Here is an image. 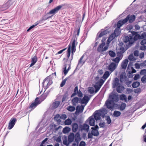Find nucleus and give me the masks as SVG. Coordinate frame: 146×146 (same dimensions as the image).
Wrapping results in <instances>:
<instances>
[{
  "label": "nucleus",
  "mask_w": 146,
  "mask_h": 146,
  "mask_svg": "<svg viewBox=\"0 0 146 146\" xmlns=\"http://www.w3.org/2000/svg\"><path fill=\"white\" fill-rule=\"evenodd\" d=\"M109 98L112 101L113 104L111 103L110 100L108 99L105 102V105H106L108 109L112 111L114 109L115 105L119 106L117 104L115 103V102H118L119 100V95L117 93H115L110 94L109 96Z\"/></svg>",
  "instance_id": "f257e3e1"
},
{
  "label": "nucleus",
  "mask_w": 146,
  "mask_h": 146,
  "mask_svg": "<svg viewBox=\"0 0 146 146\" xmlns=\"http://www.w3.org/2000/svg\"><path fill=\"white\" fill-rule=\"evenodd\" d=\"M75 137L74 133H71L68 136V140H67V137L64 135V145L68 146L69 144L74 141Z\"/></svg>",
  "instance_id": "f03ea898"
},
{
  "label": "nucleus",
  "mask_w": 146,
  "mask_h": 146,
  "mask_svg": "<svg viewBox=\"0 0 146 146\" xmlns=\"http://www.w3.org/2000/svg\"><path fill=\"white\" fill-rule=\"evenodd\" d=\"M15 1L9 0L6 3L0 6V11H3L8 9L13 4Z\"/></svg>",
  "instance_id": "7ed1b4c3"
},
{
  "label": "nucleus",
  "mask_w": 146,
  "mask_h": 146,
  "mask_svg": "<svg viewBox=\"0 0 146 146\" xmlns=\"http://www.w3.org/2000/svg\"><path fill=\"white\" fill-rule=\"evenodd\" d=\"M108 27H106L104 29H101L97 33L96 38V41H97L99 38L102 37L103 36L105 35L110 33L108 29H106Z\"/></svg>",
  "instance_id": "20e7f679"
},
{
  "label": "nucleus",
  "mask_w": 146,
  "mask_h": 146,
  "mask_svg": "<svg viewBox=\"0 0 146 146\" xmlns=\"http://www.w3.org/2000/svg\"><path fill=\"white\" fill-rule=\"evenodd\" d=\"M90 97L85 95L82 98H79V102L82 104H85L86 105L89 101Z\"/></svg>",
  "instance_id": "39448f33"
},
{
  "label": "nucleus",
  "mask_w": 146,
  "mask_h": 146,
  "mask_svg": "<svg viewBox=\"0 0 146 146\" xmlns=\"http://www.w3.org/2000/svg\"><path fill=\"white\" fill-rule=\"evenodd\" d=\"M136 18L135 16L134 15H131L130 14L128 15L125 18L127 23L128 21L130 23H131L135 20Z\"/></svg>",
  "instance_id": "423d86ee"
},
{
  "label": "nucleus",
  "mask_w": 146,
  "mask_h": 146,
  "mask_svg": "<svg viewBox=\"0 0 146 146\" xmlns=\"http://www.w3.org/2000/svg\"><path fill=\"white\" fill-rule=\"evenodd\" d=\"M128 32H130L132 34H133V40L136 41L138 40H140V35L138 34V32L131 31H129Z\"/></svg>",
  "instance_id": "0eeeda50"
},
{
  "label": "nucleus",
  "mask_w": 146,
  "mask_h": 146,
  "mask_svg": "<svg viewBox=\"0 0 146 146\" xmlns=\"http://www.w3.org/2000/svg\"><path fill=\"white\" fill-rule=\"evenodd\" d=\"M80 27L79 29H78L77 31H74V33H75L77 32V33L76 35H75V36H74L72 38V39L73 40L72 44V47H76L75 42L77 40V37H76V36L77 35V36H79L80 32Z\"/></svg>",
  "instance_id": "6e6552de"
},
{
  "label": "nucleus",
  "mask_w": 146,
  "mask_h": 146,
  "mask_svg": "<svg viewBox=\"0 0 146 146\" xmlns=\"http://www.w3.org/2000/svg\"><path fill=\"white\" fill-rule=\"evenodd\" d=\"M17 119L15 118H12L10 120L8 128L9 129H12L15 124Z\"/></svg>",
  "instance_id": "1a4fd4ad"
},
{
  "label": "nucleus",
  "mask_w": 146,
  "mask_h": 146,
  "mask_svg": "<svg viewBox=\"0 0 146 146\" xmlns=\"http://www.w3.org/2000/svg\"><path fill=\"white\" fill-rule=\"evenodd\" d=\"M63 5H59L54 9L50 10L49 12L48 13V14H54L58 13V11L62 8Z\"/></svg>",
  "instance_id": "9d476101"
},
{
  "label": "nucleus",
  "mask_w": 146,
  "mask_h": 146,
  "mask_svg": "<svg viewBox=\"0 0 146 146\" xmlns=\"http://www.w3.org/2000/svg\"><path fill=\"white\" fill-rule=\"evenodd\" d=\"M127 23L125 19H123L122 20H120L119 21L117 24H115L114 25V27H115L117 26V28L120 29V27L124 24Z\"/></svg>",
  "instance_id": "9b49d317"
},
{
  "label": "nucleus",
  "mask_w": 146,
  "mask_h": 146,
  "mask_svg": "<svg viewBox=\"0 0 146 146\" xmlns=\"http://www.w3.org/2000/svg\"><path fill=\"white\" fill-rule=\"evenodd\" d=\"M105 44L104 43H101L98 46L97 48V50L99 52H102L105 51H106L108 49H104L105 47H104L105 46Z\"/></svg>",
  "instance_id": "f8f14e48"
},
{
  "label": "nucleus",
  "mask_w": 146,
  "mask_h": 146,
  "mask_svg": "<svg viewBox=\"0 0 146 146\" xmlns=\"http://www.w3.org/2000/svg\"><path fill=\"white\" fill-rule=\"evenodd\" d=\"M116 87V91L119 93H121L122 91L125 89L123 84H119Z\"/></svg>",
  "instance_id": "ddd939ff"
},
{
  "label": "nucleus",
  "mask_w": 146,
  "mask_h": 146,
  "mask_svg": "<svg viewBox=\"0 0 146 146\" xmlns=\"http://www.w3.org/2000/svg\"><path fill=\"white\" fill-rule=\"evenodd\" d=\"M64 89L62 88L60 92V93L58 95V96L57 97L58 100H60L62 98V102L64 101Z\"/></svg>",
  "instance_id": "4468645a"
},
{
  "label": "nucleus",
  "mask_w": 146,
  "mask_h": 146,
  "mask_svg": "<svg viewBox=\"0 0 146 146\" xmlns=\"http://www.w3.org/2000/svg\"><path fill=\"white\" fill-rule=\"evenodd\" d=\"M117 67V66L113 62L111 63L108 66V70H109L111 72H112Z\"/></svg>",
  "instance_id": "2eb2a0df"
},
{
  "label": "nucleus",
  "mask_w": 146,
  "mask_h": 146,
  "mask_svg": "<svg viewBox=\"0 0 146 146\" xmlns=\"http://www.w3.org/2000/svg\"><path fill=\"white\" fill-rule=\"evenodd\" d=\"M88 119L89 120V124L90 126H94L95 125V119L93 117V115L90 117L88 119H87L86 122L88 121Z\"/></svg>",
  "instance_id": "dca6fc26"
},
{
  "label": "nucleus",
  "mask_w": 146,
  "mask_h": 146,
  "mask_svg": "<svg viewBox=\"0 0 146 146\" xmlns=\"http://www.w3.org/2000/svg\"><path fill=\"white\" fill-rule=\"evenodd\" d=\"M102 113L101 115L102 117V118H104L105 117L106 118L105 119L107 121V123L108 124H110L111 123V120L110 117L109 115L105 116V114L104 113Z\"/></svg>",
  "instance_id": "f3484780"
},
{
  "label": "nucleus",
  "mask_w": 146,
  "mask_h": 146,
  "mask_svg": "<svg viewBox=\"0 0 146 146\" xmlns=\"http://www.w3.org/2000/svg\"><path fill=\"white\" fill-rule=\"evenodd\" d=\"M60 118L64 119V114H62L61 117L59 114H56L54 117V120L58 122L61 121Z\"/></svg>",
  "instance_id": "a211bd4d"
},
{
  "label": "nucleus",
  "mask_w": 146,
  "mask_h": 146,
  "mask_svg": "<svg viewBox=\"0 0 146 146\" xmlns=\"http://www.w3.org/2000/svg\"><path fill=\"white\" fill-rule=\"evenodd\" d=\"M129 60L127 59L124 60L121 63V66L123 70H125L127 67Z\"/></svg>",
  "instance_id": "6ab92c4d"
},
{
  "label": "nucleus",
  "mask_w": 146,
  "mask_h": 146,
  "mask_svg": "<svg viewBox=\"0 0 146 146\" xmlns=\"http://www.w3.org/2000/svg\"><path fill=\"white\" fill-rule=\"evenodd\" d=\"M72 132L75 133L78 130V125L76 123H74L72 125Z\"/></svg>",
  "instance_id": "aec40b11"
},
{
  "label": "nucleus",
  "mask_w": 146,
  "mask_h": 146,
  "mask_svg": "<svg viewBox=\"0 0 146 146\" xmlns=\"http://www.w3.org/2000/svg\"><path fill=\"white\" fill-rule=\"evenodd\" d=\"M37 61V57L36 55H35L33 57L31 58V63L30 64L29 68L31 67L34 65Z\"/></svg>",
  "instance_id": "412c9836"
},
{
  "label": "nucleus",
  "mask_w": 146,
  "mask_h": 146,
  "mask_svg": "<svg viewBox=\"0 0 146 146\" xmlns=\"http://www.w3.org/2000/svg\"><path fill=\"white\" fill-rule=\"evenodd\" d=\"M120 81L121 83L123 82V79H126L127 78V77L126 76V74L125 72H122L121 74L120 75Z\"/></svg>",
  "instance_id": "4be33fe9"
},
{
  "label": "nucleus",
  "mask_w": 146,
  "mask_h": 146,
  "mask_svg": "<svg viewBox=\"0 0 146 146\" xmlns=\"http://www.w3.org/2000/svg\"><path fill=\"white\" fill-rule=\"evenodd\" d=\"M79 98L78 97H75L72 100V103L73 106H76V104H78L79 102Z\"/></svg>",
  "instance_id": "5701e85b"
},
{
  "label": "nucleus",
  "mask_w": 146,
  "mask_h": 146,
  "mask_svg": "<svg viewBox=\"0 0 146 146\" xmlns=\"http://www.w3.org/2000/svg\"><path fill=\"white\" fill-rule=\"evenodd\" d=\"M74 116L72 118V121L74 122L76 121L77 122H78L80 123H81L82 122L81 121V117L79 118L77 120V116L75 115L74 114Z\"/></svg>",
  "instance_id": "b1692460"
},
{
  "label": "nucleus",
  "mask_w": 146,
  "mask_h": 146,
  "mask_svg": "<svg viewBox=\"0 0 146 146\" xmlns=\"http://www.w3.org/2000/svg\"><path fill=\"white\" fill-rule=\"evenodd\" d=\"M111 73V72H110L109 71H106L105 72L102 78L104 79L105 80H106L108 77L110 76Z\"/></svg>",
  "instance_id": "393cba45"
},
{
  "label": "nucleus",
  "mask_w": 146,
  "mask_h": 146,
  "mask_svg": "<svg viewBox=\"0 0 146 146\" xmlns=\"http://www.w3.org/2000/svg\"><path fill=\"white\" fill-rule=\"evenodd\" d=\"M48 14V13L42 17V18L41 20H40L39 21H38V22H39V23H40L42 21H45L48 19L51 18L53 16V15H52L51 16H48L49 14Z\"/></svg>",
  "instance_id": "a878e982"
},
{
  "label": "nucleus",
  "mask_w": 146,
  "mask_h": 146,
  "mask_svg": "<svg viewBox=\"0 0 146 146\" xmlns=\"http://www.w3.org/2000/svg\"><path fill=\"white\" fill-rule=\"evenodd\" d=\"M85 53H84L80 58L79 60L78 63V66L80 64H82V66L86 62V60L84 61H82V59H83L84 56H85Z\"/></svg>",
  "instance_id": "bb28decb"
},
{
  "label": "nucleus",
  "mask_w": 146,
  "mask_h": 146,
  "mask_svg": "<svg viewBox=\"0 0 146 146\" xmlns=\"http://www.w3.org/2000/svg\"><path fill=\"white\" fill-rule=\"evenodd\" d=\"M60 102L56 101L54 102L52 104V108L53 109L57 108L60 104Z\"/></svg>",
  "instance_id": "cd10ccee"
},
{
  "label": "nucleus",
  "mask_w": 146,
  "mask_h": 146,
  "mask_svg": "<svg viewBox=\"0 0 146 146\" xmlns=\"http://www.w3.org/2000/svg\"><path fill=\"white\" fill-rule=\"evenodd\" d=\"M114 84H113V88H115L117 86L119 85V84H121L119 83V79L117 77H116L115 78V80L114 81Z\"/></svg>",
  "instance_id": "c85d7f7f"
},
{
  "label": "nucleus",
  "mask_w": 146,
  "mask_h": 146,
  "mask_svg": "<svg viewBox=\"0 0 146 146\" xmlns=\"http://www.w3.org/2000/svg\"><path fill=\"white\" fill-rule=\"evenodd\" d=\"M71 62L69 64H68L69 66L67 69H66L67 64H64V76H65L68 73L69 70L70 69Z\"/></svg>",
  "instance_id": "c756f323"
},
{
  "label": "nucleus",
  "mask_w": 146,
  "mask_h": 146,
  "mask_svg": "<svg viewBox=\"0 0 146 146\" xmlns=\"http://www.w3.org/2000/svg\"><path fill=\"white\" fill-rule=\"evenodd\" d=\"M79 91H78V86H76L75 87L74 90V92L71 95V98L73 97L76 96V95L78 94V92Z\"/></svg>",
  "instance_id": "7c9ffc66"
},
{
  "label": "nucleus",
  "mask_w": 146,
  "mask_h": 146,
  "mask_svg": "<svg viewBox=\"0 0 146 146\" xmlns=\"http://www.w3.org/2000/svg\"><path fill=\"white\" fill-rule=\"evenodd\" d=\"M102 86L99 84H96L94 85V87L95 88V92H97L100 89Z\"/></svg>",
  "instance_id": "2f4dec72"
},
{
  "label": "nucleus",
  "mask_w": 146,
  "mask_h": 146,
  "mask_svg": "<svg viewBox=\"0 0 146 146\" xmlns=\"http://www.w3.org/2000/svg\"><path fill=\"white\" fill-rule=\"evenodd\" d=\"M56 125L55 124H51L50 125V127L51 129L54 128L55 130V131H58L60 128H61L62 127L60 126H59L57 127H56Z\"/></svg>",
  "instance_id": "473e14b6"
},
{
  "label": "nucleus",
  "mask_w": 146,
  "mask_h": 146,
  "mask_svg": "<svg viewBox=\"0 0 146 146\" xmlns=\"http://www.w3.org/2000/svg\"><path fill=\"white\" fill-rule=\"evenodd\" d=\"M84 106L83 105H81V106L80 105L77 106L76 108V110L82 113L83 111Z\"/></svg>",
  "instance_id": "72a5a7b5"
},
{
  "label": "nucleus",
  "mask_w": 146,
  "mask_h": 146,
  "mask_svg": "<svg viewBox=\"0 0 146 146\" xmlns=\"http://www.w3.org/2000/svg\"><path fill=\"white\" fill-rule=\"evenodd\" d=\"M140 85V83L137 81L133 82L132 86L133 88H135L139 87Z\"/></svg>",
  "instance_id": "f704fd0d"
},
{
  "label": "nucleus",
  "mask_w": 146,
  "mask_h": 146,
  "mask_svg": "<svg viewBox=\"0 0 146 146\" xmlns=\"http://www.w3.org/2000/svg\"><path fill=\"white\" fill-rule=\"evenodd\" d=\"M121 60V59H120L118 57H117L111 59V60L114 62L113 63H115V64L117 66L119 62Z\"/></svg>",
  "instance_id": "c9c22d12"
},
{
  "label": "nucleus",
  "mask_w": 146,
  "mask_h": 146,
  "mask_svg": "<svg viewBox=\"0 0 146 146\" xmlns=\"http://www.w3.org/2000/svg\"><path fill=\"white\" fill-rule=\"evenodd\" d=\"M121 113L120 111L115 110L114 111V112L112 115L113 117H118L120 115Z\"/></svg>",
  "instance_id": "e433bc0d"
},
{
  "label": "nucleus",
  "mask_w": 146,
  "mask_h": 146,
  "mask_svg": "<svg viewBox=\"0 0 146 146\" xmlns=\"http://www.w3.org/2000/svg\"><path fill=\"white\" fill-rule=\"evenodd\" d=\"M98 111H100V113H104L106 114L108 113L107 110L105 108H104L102 109H100L99 110H96L95 112H97V113H98Z\"/></svg>",
  "instance_id": "4c0bfd02"
},
{
  "label": "nucleus",
  "mask_w": 146,
  "mask_h": 146,
  "mask_svg": "<svg viewBox=\"0 0 146 146\" xmlns=\"http://www.w3.org/2000/svg\"><path fill=\"white\" fill-rule=\"evenodd\" d=\"M96 113V114L94 115V117L95 119L97 121L98 120H100L101 118L100 116V115H99V114L100 113L98 112V113H97V112H95L94 113L93 115L94 114Z\"/></svg>",
  "instance_id": "58836bf2"
},
{
  "label": "nucleus",
  "mask_w": 146,
  "mask_h": 146,
  "mask_svg": "<svg viewBox=\"0 0 146 146\" xmlns=\"http://www.w3.org/2000/svg\"><path fill=\"white\" fill-rule=\"evenodd\" d=\"M72 122V120L68 118L64 121V125H70L71 124Z\"/></svg>",
  "instance_id": "ea45409f"
},
{
  "label": "nucleus",
  "mask_w": 146,
  "mask_h": 146,
  "mask_svg": "<svg viewBox=\"0 0 146 146\" xmlns=\"http://www.w3.org/2000/svg\"><path fill=\"white\" fill-rule=\"evenodd\" d=\"M126 106V104L122 102L119 106V109L121 111L123 110Z\"/></svg>",
  "instance_id": "a19ab883"
},
{
  "label": "nucleus",
  "mask_w": 146,
  "mask_h": 146,
  "mask_svg": "<svg viewBox=\"0 0 146 146\" xmlns=\"http://www.w3.org/2000/svg\"><path fill=\"white\" fill-rule=\"evenodd\" d=\"M45 91L46 90H45L43 93L42 94V95L40 96V98L41 100V101H44L47 96V95H46V94L44 93Z\"/></svg>",
  "instance_id": "79ce46f5"
},
{
  "label": "nucleus",
  "mask_w": 146,
  "mask_h": 146,
  "mask_svg": "<svg viewBox=\"0 0 146 146\" xmlns=\"http://www.w3.org/2000/svg\"><path fill=\"white\" fill-rule=\"evenodd\" d=\"M73 105V106H70L67 108V109L70 111H73L76 110V108Z\"/></svg>",
  "instance_id": "37998d69"
},
{
  "label": "nucleus",
  "mask_w": 146,
  "mask_h": 146,
  "mask_svg": "<svg viewBox=\"0 0 146 146\" xmlns=\"http://www.w3.org/2000/svg\"><path fill=\"white\" fill-rule=\"evenodd\" d=\"M113 40V39H110L109 38H108L106 41V45L105 46L104 49L108 48L110 43Z\"/></svg>",
  "instance_id": "c03bdc74"
},
{
  "label": "nucleus",
  "mask_w": 146,
  "mask_h": 146,
  "mask_svg": "<svg viewBox=\"0 0 146 146\" xmlns=\"http://www.w3.org/2000/svg\"><path fill=\"white\" fill-rule=\"evenodd\" d=\"M130 39L129 38V37L127 35H125L123 36V41L125 43L128 42Z\"/></svg>",
  "instance_id": "a18cd8bd"
},
{
  "label": "nucleus",
  "mask_w": 146,
  "mask_h": 146,
  "mask_svg": "<svg viewBox=\"0 0 146 146\" xmlns=\"http://www.w3.org/2000/svg\"><path fill=\"white\" fill-rule=\"evenodd\" d=\"M108 53L109 55L112 57L114 58L116 56L115 53L113 51L110 50L109 51Z\"/></svg>",
  "instance_id": "49530a36"
},
{
  "label": "nucleus",
  "mask_w": 146,
  "mask_h": 146,
  "mask_svg": "<svg viewBox=\"0 0 146 146\" xmlns=\"http://www.w3.org/2000/svg\"><path fill=\"white\" fill-rule=\"evenodd\" d=\"M67 51V57L68 58V60L70 56L71 53V45L70 44L68 45V47Z\"/></svg>",
  "instance_id": "de8ad7c7"
},
{
  "label": "nucleus",
  "mask_w": 146,
  "mask_h": 146,
  "mask_svg": "<svg viewBox=\"0 0 146 146\" xmlns=\"http://www.w3.org/2000/svg\"><path fill=\"white\" fill-rule=\"evenodd\" d=\"M93 135V136H95L97 137L99 136V133L98 131H97L94 130H91V131Z\"/></svg>",
  "instance_id": "09e8293b"
},
{
  "label": "nucleus",
  "mask_w": 146,
  "mask_h": 146,
  "mask_svg": "<svg viewBox=\"0 0 146 146\" xmlns=\"http://www.w3.org/2000/svg\"><path fill=\"white\" fill-rule=\"evenodd\" d=\"M119 35L118 34L117 35L115 33H112L109 36L108 38L110 39H113V40L115 37Z\"/></svg>",
  "instance_id": "8fccbe9b"
},
{
  "label": "nucleus",
  "mask_w": 146,
  "mask_h": 146,
  "mask_svg": "<svg viewBox=\"0 0 146 146\" xmlns=\"http://www.w3.org/2000/svg\"><path fill=\"white\" fill-rule=\"evenodd\" d=\"M87 33L84 34L83 35L80 40V41L81 42V44L85 40L87 37Z\"/></svg>",
  "instance_id": "3c124183"
},
{
  "label": "nucleus",
  "mask_w": 146,
  "mask_h": 146,
  "mask_svg": "<svg viewBox=\"0 0 146 146\" xmlns=\"http://www.w3.org/2000/svg\"><path fill=\"white\" fill-rule=\"evenodd\" d=\"M39 23V22L38 21H37L36 22L34 25H33L31 27H30L29 29L27 30V32H29L30 30L34 28L35 27L37 26L38 24Z\"/></svg>",
  "instance_id": "603ef678"
},
{
  "label": "nucleus",
  "mask_w": 146,
  "mask_h": 146,
  "mask_svg": "<svg viewBox=\"0 0 146 146\" xmlns=\"http://www.w3.org/2000/svg\"><path fill=\"white\" fill-rule=\"evenodd\" d=\"M123 53L119 51L117 52V57H118L121 60L123 57Z\"/></svg>",
  "instance_id": "864d4df0"
},
{
  "label": "nucleus",
  "mask_w": 146,
  "mask_h": 146,
  "mask_svg": "<svg viewBox=\"0 0 146 146\" xmlns=\"http://www.w3.org/2000/svg\"><path fill=\"white\" fill-rule=\"evenodd\" d=\"M128 58L130 61H133L136 59L134 57L132 54H131L129 56Z\"/></svg>",
  "instance_id": "5fc2aeb1"
},
{
  "label": "nucleus",
  "mask_w": 146,
  "mask_h": 146,
  "mask_svg": "<svg viewBox=\"0 0 146 146\" xmlns=\"http://www.w3.org/2000/svg\"><path fill=\"white\" fill-rule=\"evenodd\" d=\"M37 105L34 102L32 103L29 106V108L30 109H34L35 108Z\"/></svg>",
  "instance_id": "6e6d98bb"
},
{
  "label": "nucleus",
  "mask_w": 146,
  "mask_h": 146,
  "mask_svg": "<svg viewBox=\"0 0 146 146\" xmlns=\"http://www.w3.org/2000/svg\"><path fill=\"white\" fill-rule=\"evenodd\" d=\"M71 130V128L66 126L64 127V134L68 133H69Z\"/></svg>",
  "instance_id": "4d7b16f0"
},
{
  "label": "nucleus",
  "mask_w": 146,
  "mask_h": 146,
  "mask_svg": "<svg viewBox=\"0 0 146 146\" xmlns=\"http://www.w3.org/2000/svg\"><path fill=\"white\" fill-rule=\"evenodd\" d=\"M105 80H104H104L102 79L101 78L100 80L98 82H96V84H99L100 85L102 86V85L104 83V82Z\"/></svg>",
  "instance_id": "13d9d810"
},
{
  "label": "nucleus",
  "mask_w": 146,
  "mask_h": 146,
  "mask_svg": "<svg viewBox=\"0 0 146 146\" xmlns=\"http://www.w3.org/2000/svg\"><path fill=\"white\" fill-rule=\"evenodd\" d=\"M88 91L90 94H93L95 92L94 88L92 87H88Z\"/></svg>",
  "instance_id": "bf43d9fd"
},
{
  "label": "nucleus",
  "mask_w": 146,
  "mask_h": 146,
  "mask_svg": "<svg viewBox=\"0 0 146 146\" xmlns=\"http://www.w3.org/2000/svg\"><path fill=\"white\" fill-rule=\"evenodd\" d=\"M140 40L145 39L146 38V32H144L140 35Z\"/></svg>",
  "instance_id": "052dcab7"
},
{
  "label": "nucleus",
  "mask_w": 146,
  "mask_h": 146,
  "mask_svg": "<svg viewBox=\"0 0 146 146\" xmlns=\"http://www.w3.org/2000/svg\"><path fill=\"white\" fill-rule=\"evenodd\" d=\"M39 98L36 97L35 100L34 102L38 105L40 104L41 101H40V100L39 99Z\"/></svg>",
  "instance_id": "680f3d73"
},
{
  "label": "nucleus",
  "mask_w": 146,
  "mask_h": 146,
  "mask_svg": "<svg viewBox=\"0 0 146 146\" xmlns=\"http://www.w3.org/2000/svg\"><path fill=\"white\" fill-rule=\"evenodd\" d=\"M133 26L130 24H129L126 27V28L128 30H129V31H131V30L133 29Z\"/></svg>",
  "instance_id": "e2e57ef3"
},
{
  "label": "nucleus",
  "mask_w": 146,
  "mask_h": 146,
  "mask_svg": "<svg viewBox=\"0 0 146 146\" xmlns=\"http://www.w3.org/2000/svg\"><path fill=\"white\" fill-rule=\"evenodd\" d=\"M75 138L76 139H81V138L80 137V133L79 131L77 132L75 135Z\"/></svg>",
  "instance_id": "0e129e2a"
},
{
  "label": "nucleus",
  "mask_w": 146,
  "mask_h": 146,
  "mask_svg": "<svg viewBox=\"0 0 146 146\" xmlns=\"http://www.w3.org/2000/svg\"><path fill=\"white\" fill-rule=\"evenodd\" d=\"M140 74L141 75H146V69H143L141 70Z\"/></svg>",
  "instance_id": "69168bd1"
},
{
  "label": "nucleus",
  "mask_w": 146,
  "mask_h": 146,
  "mask_svg": "<svg viewBox=\"0 0 146 146\" xmlns=\"http://www.w3.org/2000/svg\"><path fill=\"white\" fill-rule=\"evenodd\" d=\"M134 93L135 94H139L140 93L141 91V89L140 88H137L134 90Z\"/></svg>",
  "instance_id": "338daca9"
},
{
  "label": "nucleus",
  "mask_w": 146,
  "mask_h": 146,
  "mask_svg": "<svg viewBox=\"0 0 146 146\" xmlns=\"http://www.w3.org/2000/svg\"><path fill=\"white\" fill-rule=\"evenodd\" d=\"M141 80L142 82L143 83L146 82V75H144L141 78Z\"/></svg>",
  "instance_id": "774afa93"
}]
</instances>
